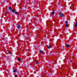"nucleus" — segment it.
<instances>
[{
	"mask_svg": "<svg viewBox=\"0 0 77 77\" xmlns=\"http://www.w3.org/2000/svg\"><path fill=\"white\" fill-rule=\"evenodd\" d=\"M60 15L61 17H63V14L60 12Z\"/></svg>",
	"mask_w": 77,
	"mask_h": 77,
	"instance_id": "nucleus-1",
	"label": "nucleus"
},
{
	"mask_svg": "<svg viewBox=\"0 0 77 77\" xmlns=\"http://www.w3.org/2000/svg\"><path fill=\"white\" fill-rule=\"evenodd\" d=\"M17 28L18 29H20V28H21V26H20V25H18L17 26Z\"/></svg>",
	"mask_w": 77,
	"mask_h": 77,
	"instance_id": "nucleus-2",
	"label": "nucleus"
},
{
	"mask_svg": "<svg viewBox=\"0 0 77 77\" xmlns=\"http://www.w3.org/2000/svg\"><path fill=\"white\" fill-rule=\"evenodd\" d=\"M51 45H47V46L48 47V48H51Z\"/></svg>",
	"mask_w": 77,
	"mask_h": 77,
	"instance_id": "nucleus-3",
	"label": "nucleus"
},
{
	"mask_svg": "<svg viewBox=\"0 0 77 77\" xmlns=\"http://www.w3.org/2000/svg\"><path fill=\"white\" fill-rule=\"evenodd\" d=\"M39 53H40L41 54H43V52H44V51H43L42 50H39Z\"/></svg>",
	"mask_w": 77,
	"mask_h": 77,
	"instance_id": "nucleus-4",
	"label": "nucleus"
},
{
	"mask_svg": "<svg viewBox=\"0 0 77 77\" xmlns=\"http://www.w3.org/2000/svg\"><path fill=\"white\" fill-rule=\"evenodd\" d=\"M72 66L73 68H74V67H75V64L74 63H72Z\"/></svg>",
	"mask_w": 77,
	"mask_h": 77,
	"instance_id": "nucleus-5",
	"label": "nucleus"
},
{
	"mask_svg": "<svg viewBox=\"0 0 77 77\" xmlns=\"http://www.w3.org/2000/svg\"><path fill=\"white\" fill-rule=\"evenodd\" d=\"M11 11L12 12H13V13H14V12H15V11L14 9L12 10Z\"/></svg>",
	"mask_w": 77,
	"mask_h": 77,
	"instance_id": "nucleus-6",
	"label": "nucleus"
},
{
	"mask_svg": "<svg viewBox=\"0 0 77 77\" xmlns=\"http://www.w3.org/2000/svg\"><path fill=\"white\" fill-rule=\"evenodd\" d=\"M74 5H72V6L70 7V8L72 9V8H74Z\"/></svg>",
	"mask_w": 77,
	"mask_h": 77,
	"instance_id": "nucleus-7",
	"label": "nucleus"
},
{
	"mask_svg": "<svg viewBox=\"0 0 77 77\" xmlns=\"http://www.w3.org/2000/svg\"><path fill=\"white\" fill-rule=\"evenodd\" d=\"M35 64H39V63H38V62L37 61H35Z\"/></svg>",
	"mask_w": 77,
	"mask_h": 77,
	"instance_id": "nucleus-8",
	"label": "nucleus"
},
{
	"mask_svg": "<svg viewBox=\"0 0 77 77\" xmlns=\"http://www.w3.org/2000/svg\"><path fill=\"white\" fill-rule=\"evenodd\" d=\"M13 72L15 73H16L17 72V70H16V69H14L13 70Z\"/></svg>",
	"mask_w": 77,
	"mask_h": 77,
	"instance_id": "nucleus-9",
	"label": "nucleus"
},
{
	"mask_svg": "<svg viewBox=\"0 0 77 77\" xmlns=\"http://www.w3.org/2000/svg\"><path fill=\"white\" fill-rule=\"evenodd\" d=\"M15 15H17V14H19V13L17 12H15Z\"/></svg>",
	"mask_w": 77,
	"mask_h": 77,
	"instance_id": "nucleus-10",
	"label": "nucleus"
},
{
	"mask_svg": "<svg viewBox=\"0 0 77 77\" xmlns=\"http://www.w3.org/2000/svg\"><path fill=\"white\" fill-rule=\"evenodd\" d=\"M55 13V12H54V10L52 12V15H54Z\"/></svg>",
	"mask_w": 77,
	"mask_h": 77,
	"instance_id": "nucleus-11",
	"label": "nucleus"
},
{
	"mask_svg": "<svg viewBox=\"0 0 77 77\" xmlns=\"http://www.w3.org/2000/svg\"><path fill=\"white\" fill-rule=\"evenodd\" d=\"M8 9L10 11H11V10H12V8H11V7H9Z\"/></svg>",
	"mask_w": 77,
	"mask_h": 77,
	"instance_id": "nucleus-12",
	"label": "nucleus"
},
{
	"mask_svg": "<svg viewBox=\"0 0 77 77\" xmlns=\"http://www.w3.org/2000/svg\"><path fill=\"white\" fill-rule=\"evenodd\" d=\"M75 27H77V22H76V23L75 24Z\"/></svg>",
	"mask_w": 77,
	"mask_h": 77,
	"instance_id": "nucleus-13",
	"label": "nucleus"
},
{
	"mask_svg": "<svg viewBox=\"0 0 77 77\" xmlns=\"http://www.w3.org/2000/svg\"><path fill=\"white\" fill-rule=\"evenodd\" d=\"M18 61H21V58H18Z\"/></svg>",
	"mask_w": 77,
	"mask_h": 77,
	"instance_id": "nucleus-14",
	"label": "nucleus"
},
{
	"mask_svg": "<svg viewBox=\"0 0 77 77\" xmlns=\"http://www.w3.org/2000/svg\"><path fill=\"white\" fill-rule=\"evenodd\" d=\"M66 46H67V47H69V45L67 44Z\"/></svg>",
	"mask_w": 77,
	"mask_h": 77,
	"instance_id": "nucleus-15",
	"label": "nucleus"
},
{
	"mask_svg": "<svg viewBox=\"0 0 77 77\" xmlns=\"http://www.w3.org/2000/svg\"><path fill=\"white\" fill-rule=\"evenodd\" d=\"M65 24H68V21H66L65 22Z\"/></svg>",
	"mask_w": 77,
	"mask_h": 77,
	"instance_id": "nucleus-16",
	"label": "nucleus"
},
{
	"mask_svg": "<svg viewBox=\"0 0 77 77\" xmlns=\"http://www.w3.org/2000/svg\"><path fill=\"white\" fill-rule=\"evenodd\" d=\"M65 27H68V24H66V25H65Z\"/></svg>",
	"mask_w": 77,
	"mask_h": 77,
	"instance_id": "nucleus-17",
	"label": "nucleus"
},
{
	"mask_svg": "<svg viewBox=\"0 0 77 77\" xmlns=\"http://www.w3.org/2000/svg\"><path fill=\"white\" fill-rule=\"evenodd\" d=\"M6 11V13H7V14H8V13H9V12H7L6 11Z\"/></svg>",
	"mask_w": 77,
	"mask_h": 77,
	"instance_id": "nucleus-18",
	"label": "nucleus"
},
{
	"mask_svg": "<svg viewBox=\"0 0 77 77\" xmlns=\"http://www.w3.org/2000/svg\"><path fill=\"white\" fill-rule=\"evenodd\" d=\"M8 52L10 54H11V52H10V51H8Z\"/></svg>",
	"mask_w": 77,
	"mask_h": 77,
	"instance_id": "nucleus-19",
	"label": "nucleus"
},
{
	"mask_svg": "<svg viewBox=\"0 0 77 77\" xmlns=\"http://www.w3.org/2000/svg\"><path fill=\"white\" fill-rule=\"evenodd\" d=\"M15 77H18V76L17 75H15Z\"/></svg>",
	"mask_w": 77,
	"mask_h": 77,
	"instance_id": "nucleus-20",
	"label": "nucleus"
}]
</instances>
